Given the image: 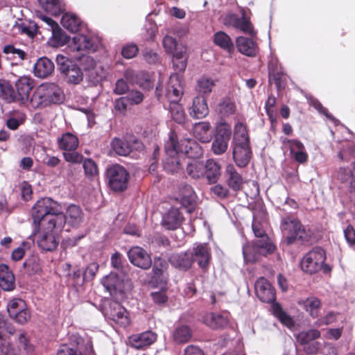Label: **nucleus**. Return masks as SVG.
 I'll return each mask as SVG.
<instances>
[{
    "label": "nucleus",
    "mask_w": 355,
    "mask_h": 355,
    "mask_svg": "<svg viewBox=\"0 0 355 355\" xmlns=\"http://www.w3.org/2000/svg\"><path fill=\"white\" fill-rule=\"evenodd\" d=\"M0 98L8 103L16 101V93L9 81L0 79Z\"/></svg>",
    "instance_id": "obj_43"
},
{
    "label": "nucleus",
    "mask_w": 355,
    "mask_h": 355,
    "mask_svg": "<svg viewBox=\"0 0 355 355\" xmlns=\"http://www.w3.org/2000/svg\"><path fill=\"white\" fill-rule=\"evenodd\" d=\"M61 230H46V232L38 234L37 243L40 248L43 251L52 252L55 250L59 244V240L57 237L58 232Z\"/></svg>",
    "instance_id": "obj_15"
},
{
    "label": "nucleus",
    "mask_w": 355,
    "mask_h": 355,
    "mask_svg": "<svg viewBox=\"0 0 355 355\" xmlns=\"http://www.w3.org/2000/svg\"><path fill=\"white\" fill-rule=\"evenodd\" d=\"M208 114L209 108L205 98L202 96L194 98L190 111L191 116L196 119H202Z\"/></svg>",
    "instance_id": "obj_32"
},
{
    "label": "nucleus",
    "mask_w": 355,
    "mask_h": 355,
    "mask_svg": "<svg viewBox=\"0 0 355 355\" xmlns=\"http://www.w3.org/2000/svg\"><path fill=\"white\" fill-rule=\"evenodd\" d=\"M183 94L182 86L176 73L170 76L166 89V96L171 103L178 102Z\"/></svg>",
    "instance_id": "obj_23"
},
{
    "label": "nucleus",
    "mask_w": 355,
    "mask_h": 355,
    "mask_svg": "<svg viewBox=\"0 0 355 355\" xmlns=\"http://www.w3.org/2000/svg\"><path fill=\"white\" fill-rule=\"evenodd\" d=\"M169 261L175 268L187 270L192 266L193 259L191 253L185 252L173 254L169 258Z\"/></svg>",
    "instance_id": "obj_29"
},
{
    "label": "nucleus",
    "mask_w": 355,
    "mask_h": 355,
    "mask_svg": "<svg viewBox=\"0 0 355 355\" xmlns=\"http://www.w3.org/2000/svg\"><path fill=\"white\" fill-rule=\"evenodd\" d=\"M52 31V37L51 41L53 42V46H62L65 45L68 41L69 37L67 35L62 31L61 28L58 24V26H55L51 29Z\"/></svg>",
    "instance_id": "obj_50"
},
{
    "label": "nucleus",
    "mask_w": 355,
    "mask_h": 355,
    "mask_svg": "<svg viewBox=\"0 0 355 355\" xmlns=\"http://www.w3.org/2000/svg\"><path fill=\"white\" fill-rule=\"evenodd\" d=\"M18 28L21 33L25 34L31 38H33L37 34L38 26L36 24L30 23L26 25L25 23H21L19 25Z\"/></svg>",
    "instance_id": "obj_60"
},
{
    "label": "nucleus",
    "mask_w": 355,
    "mask_h": 355,
    "mask_svg": "<svg viewBox=\"0 0 355 355\" xmlns=\"http://www.w3.org/2000/svg\"><path fill=\"white\" fill-rule=\"evenodd\" d=\"M193 262L198 263V266L204 270H207L211 259V249L207 243H200L193 248L191 253Z\"/></svg>",
    "instance_id": "obj_14"
},
{
    "label": "nucleus",
    "mask_w": 355,
    "mask_h": 355,
    "mask_svg": "<svg viewBox=\"0 0 355 355\" xmlns=\"http://www.w3.org/2000/svg\"><path fill=\"white\" fill-rule=\"evenodd\" d=\"M63 157L67 162H71L73 164H80L82 163L84 157L82 154L76 152V150L73 151H65L62 153Z\"/></svg>",
    "instance_id": "obj_61"
},
{
    "label": "nucleus",
    "mask_w": 355,
    "mask_h": 355,
    "mask_svg": "<svg viewBox=\"0 0 355 355\" xmlns=\"http://www.w3.org/2000/svg\"><path fill=\"white\" fill-rule=\"evenodd\" d=\"M111 146L112 150L120 156H127L132 150L129 141L116 137L112 139Z\"/></svg>",
    "instance_id": "obj_42"
},
{
    "label": "nucleus",
    "mask_w": 355,
    "mask_h": 355,
    "mask_svg": "<svg viewBox=\"0 0 355 355\" xmlns=\"http://www.w3.org/2000/svg\"><path fill=\"white\" fill-rule=\"evenodd\" d=\"M15 339L17 341V348L24 349L27 353L32 352L33 351V347L30 344L29 340L27 338V334L24 330L15 329V334L13 336Z\"/></svg>",
    "instance_id": "obj_48"
},
{
    "label": "nucleus",
    "mask_w": 355,
    "mask_h": 355,
    "mask_svg": "<svg viewBox=\"0 0 355 355\" xmlns=\"http://www.w3.org/2000/svg\"><path fill=\"white\" fill-rule=\"evenodd\" d=\"M55 66L53 61L46 57L39 58L34 66V74L35 76L44 78L53 73Z\"/></svg>",
    "instance_id": "obj_27"
},
{
    "label": "nucleus",
    "mask_w": 355,
    "mask_h": 355,
    "mask_svg": "<svg viewBox=\"0 0 355 355\" xmlns=\"http://www.w3.org/2000/svg\"><path fill=\"white\" fill-rule=\"evenodd\" d=\"M298 304L308 312L313 318H317L319 316L322 303L318 297L314 296L309 297L305 300L299 301Z\"/></svg>",
    "instance_id": "obj_35"
},
{
    "label": "nucleus",
    "mask_w": 355,
    "mask_h": 355,
    "mask_svg": "<svg viewBox=\"0 0 355 355\" xmlns=\"http://www.w3.org/2000/svg\"><path fill=\"white\" fill-rule=\"evenodd\" d=\"M214 42L216 45L227 51L228 53H232L234 50V43L230 37L225 32L219 31L214 34Z\"/></svg>",
    "instance_id": "obj_41"
},
{
    "label": "nucleus",
    "mask_w": 355,
    "mask_h": 355,
    "mask_svg": "<svg viewBox=\"0 0 355 355\" xmlns=\"http://www.w3.org/2000/svg\"><path fill=\"white\" fill-rule=\"evenodd\" d=\"M111 265L114 268L116 269L122 274H126V268L123 266L122 255L119 252H116L112 255Z\"/></svg>",
    "instance_id": "obj_57"
},
{
    "label": "nucleus",
    "mask_w": 355,
    "mask_h": 355,
    "mask_svg": "<svg viewBox=\"0 0 355 355\" xmlns=\"http://www.w3.org/2000/svg\"><path fill=\"white\" fill-rule=\"evenodd\" d=\"M280 227L284 235L282 243L287 246L296 242L301 245H309L314 240L313 230L304 225L297 218L292 216L283 218Z\"/></svg>",
    "instance_id": "obj_2"
},
{
    "label": "nucleus",
    "mask_w": 355,
    "mask_h": 355,
    "mask_svg": "<svg viewBox=\"0 0 355 355\" xmlns=\"http://www.w3.org/2000/svg\"><path fill=\"white\" fill-rule=\"evenodd\" d=\"M187 172L193 179L200 178L205 173V166L200 162L188 164Z\"/></svg>",
    "instance_id": "obj_53"
},
{
    "label": "nucleus",
    "mask_w": 355,
    "mask_h": 355,
    "mask_svg": "<svg viewBox=\"0 0 355 355\" xmlns=\"http://www.w3.org/2000/svg\"><path fill=\"white\" fill-rule=\"evenodd\" d=\"M203 323L213 329H221L228 324L227 318L220 314L208 313L202 318Z\"/></svg>",
    "instance_id": "obj_37"
},
{
    "label": "nucleus",
    "mask_w": 355,
    "mask_h": 355,
    "mask_svg": "<svg viewBox=\"0 0 355 355\" xmlns=\"http://www.w3.org/2000/svg\"><path fill=\"white\" fill-rule=\"evenodd\" d=\"M19 189L21 191V198L24 200L28 201L30 199L32 198V196H33L32 186L27 181H23L19 184Z\"/></svg>",
    "instance_id": "obj_63"
},
{
    "label": "nucleus",
    "mask_w": 355,
    "mask_h": 355,
    "mask_svg": "<svg viewBox=\"0 0 355 355\" xmlns=\"http://www.w3.org/2000/svg\"><path fill=\"white\" fill-rule=\"evenodd\" d=\"M326 252L319 246H315L306 253L300 262L302 270L309 274H315L322 270L328 274L332 270L331 266L325 263Z\"/></svg>",
    "instance_id": "obj_4"
},
{
    "label": "nucleus",
    "mask_w": 355,
    "mask_h": 355,
    "mask_svg": "<svg viewBox=\"0 0 355 355\" xmlns=\"http://www.w3.org/2000/svg\"><path fill=\"white\" fill-rule=\"evenodd\" d=\"M252 155L250 144H234L233 159L239 167L246 166L250 161Z\"/></svg>",
    "instance_id": "obj_16"
},
{
    "label": "nucleus",
    "mask_w": 355,
    "mask_h": 355,
    "mask_svg": "<svg viewBox=\"0 0 355 355\" xmlns=\"http://www.w3.org/2000/svg\"><path fill=\"white\" fill-rule=\"evenodd\" d=\"M110 188L116 192H122L128 188L130 174L128 171L119 164L110 166L106 171Z\"/></svg>",
    "instance_id": "obj_7"
},
{
    "label": "nucleus",
    "mask_w": 355,
    "mask_h": 355,
    "mask_svg": "<svg viewBox=\"0 0 355 355\" xmlns=\"http://www.w3.org/2000/svg\"><path fill=\"white\" fill-rule=\"evenodd\" d=\"M32 217L37 229L40 223L44 229L51 230H62L64 225L60 206L51 198H42L37 201L32 209Z\"/></svg>",
    "instance_id": "obj_1"
},
{
    "label": "nucleus",
    "mask_w": 355,
    "mask_h": 355,
    "mask_svg": "<svg viewBox=\"0 0 355 355\" xmlns=\"http://www.w3.org/2000/svg\"><path fill=\"white\" fill-rule=\"evenodd\" d=\"M130 105L128 100L124 96L120 97L114 101V107L116 112L125 115Z\"/></svg>",
    "instance_id": "obj_62"
},
{
    "label": "nucleus",
    "mask_w": 355,
    "mask_h": 355,
    "mask_svg": "<svg viewBox=\"0 0 355 355\" xmlns=\"http://www.w3.org/2000/svg\"><path fill=\"white\" fill-rule=\"evenodd\" d=\"M6 334L14 336L15 328L3 315H0V342H5L7 339H10V336L7 337Z\"/></svg>",
    "instance_id": "obj_47"
},
{
    "label": "nucleus",
    "mask_w": 355,
    "mask_h": 355,
    "mask_svg": "<svg viewBox=\"0 0 355 355\" xmlns=\"http://www.w3.org/2000/svg\"><path fill=\"white\" fill-rule=\"evenodd\" d=\"M254 38H248L243 36L238 37L236 40V45L238 51L243 55L254 57L258 52L257 44Z\"/></svg>",
    "instance_id": "obj_25"
},
{
    "label": "nucleus",
    "mask_w": 355,
    "mask_h": 355,
    "mask_svg": "<svg viewBox=\"0 0 355 355\" xmlns=\"http://www.w3.org/2000/svg\"><path fill=\"white\" fill-rule=\"evenodd\" d=\"M0 287L8 291L15 288L14 275L6 264L0 265Z\"/></svg>",
    "instance_id": "obj_36"
},
{
    "label": "nucleus",
    "mask_w": 355,
    "mask_h": 355,
    "mask_svg": "<svg viewBox=\"0 0 355 355\" xmlns=\"http://www.w3.org/2000/svg\"><path fill=\"white\" fill-rule=\"evenodd\" d=\"M255 294L263 302L276 303V291L265 277H259L254 284Z\"/></svg>",
    "instance_id": "obj_11"
},
{
    "label": "nucleus",
    "mask_w": 355,
    "mask_h": 355,
    "mask_svg": "<svg viewBox=\"0 0 355 355\" xmlns=\"http://www.w3.org/2000/svg\"><path fill=\"white\" fill-rule=\"evenodd\" d=\"M61 23L70 32L76 33L80 30L82 21L74 14L64 13L62 15Z\"/></svg>",
    "instance_id": "obj_40"
},
{
    "label": "nucleus",
    "mask_w": 355,
    "mask_h": 355,
    "mask_svg": "<svg viewBox=\"0 0 355 355\" xmlns=\"http://www.w3.org/2000/svg\"><path fill=\"white\" fill-rule=\"evenodd\" d=\"M128 257L132 264L141 269H149L152 265L150 254L141 247H132L128 252Z\"/></svg>",
    "instance_id": "obj_12"
},
{
    "label": "nucleus",
    "mask_w": 355,
    "mask_h": 355,
    "mask_svg": "<svg viewBox=\"0 0 355 355\" xmlns=\"http://www.w3.org/2000/svg\"><path fill=\"white\" fill-rule=\"evenodd\" d=\"M268 82L274 84L278 92L284 90L287 86L288 76L279 62L271 60L268 66Z\"/></svg>",
    "instance_id": "obj_9"
},
{
    "label": "nucleus",
    "mask_w": 355,
    "mask_h": 355,
    "mask_svg": "<svg viewBox=\"0 0 355 355\" xmlns=\"http://www.w3.org/2000/svg\"><path fill=\"white\" fill-rule=\"evenodd\" d=\"M192 331L187 325L178 327L173 332V339L178 343H185L190 340Z\"/></svg>",
    "instance_id": "obj_46"
},
{
    "label": "nucleus",
    "mask_w": 355,
    "mask_h": 355,
    "mask_svg": "<svg viewBox=\"0 0 355 355\" xmlns=\"http://www.w3.org/2000/svg\"><path fill=\"white\" fill-rule=\"evenodd\" d=\"M106 315L110 320L123 327H126L130 323L128 312L116 302L110 304L109 309L106 311Z\"/></svg>",
    "instance_id": "obj_13"
},
{
    "label": "nucleus",
    "mask_w": 355,
    "mask_h": 355,
    "mask_svg": "<svg viewBox=\"0 0 355 355\" xmlns=\"http://www.w3.org/2000/svg\"><path fill=\"white\" fill-rule=\"evenodd\" d=\"M139 53V48L136 44L130 43L125 44L121 50V55L126 59L135 58Z\"/></svg>",
    "instance_id": "obj_58"
},
{
    "label": "nucleus",
    "mask_w": 355,
    "mask_h": 355,
    "mask_svg": "<svg viewBox=\"0 0 355 355\" xmlns=\"http://www.w3.org/2000/svg\"><path fill=\"white\" fill-rule=\"evenodd\" d=\"M7 310L11 318L20 324H26L31 319V312L24 300L15 298L8 304Z\"/></svg>",
    "instance_id": "obj_10"
},
{
    "label": "nucleus",
    "mask_w": 355,
    "mask_h": 355,
    "mask_svg": "<svg viewBox=\"0 0 355 355\" xmlns=\"http://www.w3.org/2000/svg\"><path fill=\"white\" fill-rule=\"evenodd\" d=\"M170 112L172 119L178 123H183L185 121V113L182 107L176 103H170Z\"/></svg>",
    "instance_id": "obj_52"
},
{
    "label": "nucleus",
    "mask_w": 355,
    "mask_h": 355,
    "mask_svg": "<svg viewBox=\"0 0 355 355\" xmlns=\"http://www.w3.org/2000/svg\"><path fill=\"white\" fill-rule=\"evenodd\" d=\"M227 176L226 182L230 188L234 191H239L242 189L243 184V177L237 172L233 164H228L225 169Z\"/></svg>",
    "instance_id": "obj_28"
},
{
    "label": "nucleus",
    "mask_w": 355,
    "mask_h": 355,
    "mask_svg": "<svg viewBox=\"0 0 355 355\" xmlns=\"http://www.w3.org/2000/svg\"><path fill=\"white\" fill-rule=\"evenodd\" d=\"M64 100V94L54 83H43L38 86L31 97L33 107L40 109L52 104H60Z\"/></svg>",
    "instance_id": "obj_3"
},
{
    "label": "nucleus",
    "mask_w": 355,
    "mask_h": 355,
    "mask_svg": "<svg viewBox=\"0 0 355 355\" xmlns=\"http://www.w3.org/2000/svg\"><path fill=\"white\" fill-rule=\"evenodd\" d=\"M233 143L250 144L246 126L243 123H238L234 127Z\"/></svg>",
    "instance_id": "obj_45"
},
{
    "label": "nucleus",
    "mask_w": 355,
    "mask_h": 355,
    "mask_svg": "<svg viewBox=\"0 0 355 355\" xmlns=\"http://www.w3.org/2000/svg\"><path fill=\"white\" fill-rule=\"evenodd\" d=\"M228 141L220 137H215L212 145L211 150L216 155L223 154L227 149Z\"/></svg>",
    "instance_id": "obj_55"
},
{
    "label": "nucleus",
    "mask_w": 355,
    "mask_h": 355,
    "mask_svg": "<svg viewBox=\"0 0 355 355\" xmlns=\"http://www.w3.org/2000/svg\"><path fill=\"white\" fill-rule=\"evenodd\" d=\"M78 145V138L71 132H65L58 139V148L64 152L76 150Z\"/></svg>",
    "instance_id": "obj_34"
},
{
    "label": "nucleus",
    "mask_w": 355,
    "mask_h": 355,
    "mask_svg": "<svg viewBox=\"0 0 355 355\" xmlns=\"http://www.w3.org/2000/svg\"><path fill=\"white\" fill-rule=\"evenodd\" d=\"M19 350L13 347L11 340L0 342V355H20Z\"/></svg>",
    "instance_id": "obj_56"
},
{
    "label": "nucleus",
    "mask_w": 355,
    "mask_h": 355,
    "mask_svg": "<svg viewBox=\"0 0 355 355\" xmlns=\"http://www.w3.org/2000/svg\"><path fill=\"white\" fill-rule=\"evenodd\" d=\"M217 110L222 116L227 117L235 113L236 105L232 99L229 97H225L218 103Z\"/></svg>",
    "instance_id": "obj_44"
},
{
    "label": "nucleus",
    "mask_w": 355,
    "mask_h": 355,
    "mask_svg": "<svg viewBox=\"0 0 355 355\" xmlns=\"http://www.w3.org/2000/svg\"><path fill=\"white\" fill-rule=\"evenodd\" d=\"M272 311L274 316L276 317L282 324L288 328L294 327L295 322L293 318L283 310L279 303H273L272 304Z\"/></svg>",
    "instance_id": "obj_39"
},
{
    "label": "nucleus",
    "mask_w": 355,
    "mask_h": 355,
    "mask_svg": "<svg viewBox=\"0 0 355 355\" xmlns=\"http://www.w3.org/2000/svg\"><path fill=\"white\" fill-rule=\"evenodd\" d=\"M321 336L320 331L318 329H309L302 331L297 336V340L300 345L309 344V343L315 342Z\"/></svg>",
    "instance_id": "obj_49"
},
{
    "label": "nucleus",
    "mask_w": 355,
    "mask_h": 355,
    "mask_svg": "<svg viewBox=\"0 0 355 355\" xmlns=\"http://www.w3.org/2000/svg\"><path fill=\"white\" fill-rule=\"evenodd\" d=\"M83 167L85 176L89 180H94L98 175V168L96 162L90 158L84 159Z\"/></svg>",
    "instance_id": "obj_51"
},
{
    "label": "nucleus",
    "mask_w": 355,
    "mask_h": 355,
    "mask_svg": "<svg viewBox=\"0 0 355 355\" xmlns=\"http://www.w3.org/2000/svg\"><path fill=\"white\" fill-rule=\"evenodd\" d=\"M230 24L236 29L248 34L251 37L256 38L257 32L254 31L253 25L250 19L243 13L241 17H239L236 15L230 17Z\"/></svg>",
    "instance_id": "obj_22"
},
{
    "label": "nucleus",
    "mask_w": 355,
    "mask_h": 355,
    "mask_svg": "<svg viewBox=\"0 0 355 355\" xmlns=\"http://www.w3.org/2000/svg\"><path fill=\"white\" fill-rule=\"evenodd\" d=\"M214 86V83L210 78L203 77L198 80L197 89L200 93L204 94H209Z\"/></svg>",
    "instance_id": "obj_54"
},
{
    "label": "nucleus",
    "mask_w": 355,
    "mask_h": 355,
    "mask_svg": "<svg viewBox=\"0 0 355 355\" xmlns=\"http://www.w3.org/2000/svg\"><path fill=\"white\" fill-rule=\"evenodd\" d=\"M151 266H153V280H155L157 284H166L168 279V263L167 261L159 257H155Z\"/></svg>",
    "instance_id": "obj_18"
},
{
    "label": "nucleus",
    "mask_w": 355,
    "mask_h": 355,
    "mask_svg": "<svg viewBox=\"0 0 355 355\" xmlns=\"http://www.w3.org/2000/svg\"><path fill=\"white\" fill-rule=\"evenodd\" d=\"M178 139L174 131L170 132L168 140L165 144L166 157L163 160L164 170L171 174L182 171V163L180 153L177 151Z\"/></svg>",
    "instance_id": "obj_5"
},
{
    "label": "nucleus",
    "mask_w": 355,
    "mask_h": 355,
    "mask_svg": "<svg viewBox=\"0 0 355 355\" xmlns=\"http://www.w3.org/2000/svg\"><path fill=\"white\" fill-rule=\"evenodd\" d=\"M157 339V334L152 331L133 334L129 337L130 345L137 349H141L153 344Z\"/></svg>",
    "instance_id": "obj_20"
},
{
    "label": "nucleus",
    "mask_w": 355,
    "mask_h": 355,
    "mask_svg": "<svg viewBox=\"0 0 355 355\" xmlns=\"http://www.w3.org/2000/svg\"><path fill=\"white\" fill-rule=\"evenodd\" d=\"M184 219L180 209L172 207L164 214L162 225L168 230H175L180 227Z\"/></svg>",
    "instance_id": "obj_17"
},
{
    "label": "nucleus",
    "mask_w": 355,
    "mask_h": 355,
    "mask_svg": "<svg viewBox=\"0 0 355 355\" xmlns=\"http://www.w3.org/2000/svg\"><path fill=\"white\" fill-rule=\"evenodd\" d=\"M38 2L45 12L53 16H58L65 10L62 0H38Z\"/></svg>",
    "instance_id": "obj_33"
},
{
    "label": "nucleus",
    "mask_w": 355,
    "mask_h": 355,
    "mask_svg": "<svg viewBox=\"0 0 355 355\" xmlns=\"http://www.w3.org/2000/svg\"><path fill=\"white\" fill-rule=\"evenodd\" d=\"M131 105H139L144 101V94L138 90H131L125 96Z\"/></svg>",
    "instance_id": "obj_59"
},
{
    "label": "nucleus",
    "mask_w": 355,
    "mask_h": 355,
    "mask_svg": "<svg viewBox=\"0 0 355 355\" xmlns=\"http://www.w3.org/2000/svg\"><path fill=\"white\" fill-rule=\"evenodd\" d=\"M194 137L202 143H208L212 138L211 125L207 121L196 123L193 128Z\"/></svg>",
    "instance_id": "obj_30"
},
{
    "label": "nucleus",
    "mask_w": 355,
    "mask_h": 355,
    "mask_svg": "<svg viewBox=\"0 0 355 355\" xmlns=\"http://www.w3.org/2000/svg\"><path fill=\"white\" fill-rule=\"evenodd\" d=\"M220 166L214 159H208L205 166V173L210 184L216 183L220 176Z\"/></svg>",
    "instance_id": "obj_38"
},
{
    "label": "nucleus",
    "mask_w": 355,
    "mask_h": 355,
    "mask_svg": "<svg viewBox=\"0 0 355 355\" xmlns=\"http://www.w3.org/2000/svg\"><path fill=\"white\" fill-rule=\"evenodd\" d=\"M252 227L255 236L260 238V240L252 242V248L253 251L264 255L273 253L276 247L274 244L269 242V238L262 226L259 223L253 222Z\"/></svg>",
    "instance_id": "obj_8"
},
{
    "label": "nucleus",
    "mask_w": 355,
    "mask_h": 355,
    "mask_svg": "<svg viewBox=\"0 0 355 355\" xmlns=\"http://www.w3.org/2000/svg\"><path fill=\"white\" fill-rule=\"evenodd\" d=\"M73 51H96V46L92 39L84 35H77L73 37L70 46Z\"/></svg>",
    "instance_id": "obj_26"
},
{
    "label": "nucleus",
    "mask_w": 355,
    "mask_h": 355,
    "mask_svg": "<svg viewBox=\"0 0 355 355\" xmlns=\"http://www.w3.org/2000/svg\"><path fill=\"white\" fill-rule=\"evenodd\" d=\"M15 86L16 101L25 103L28 100L30 92L34 87V80L30 77L22 76L16 82Z\"/></svg>",
    "instance_id": "obj_19"
},
{
    "label": "nucleus",
    "mask_w": 355,
    "mask_h": 355,
    "mask_svg": "<svg viewBox=\"0 0 355 355\" xmlns=\"http://www.w3.org/2000/svg\"><path fill=\"white\" fill-rule=\"evenodd\" d=\"M177 151L180 154H184L190 158L198 157L202 154V148L199 144L192 139H184L178 141L177 144Z\"/></svg>",
    "instance_id": "obj_21"
},
{
    "label": "nucleus",
    "mask_w": 355,
    "mask_h": 355,
    "mask_svg": "<svg viewBox=\"0 0 355 355\" xmlns=\"http://www.w3.org/2000/svg\"><path fill=\"white\" fill-rule=\"evenodd\" d=\"M102 284L111 295L123 292V280L115 272H110L104 277Z\"/></svg>",
    "instance_id": "obj_24"
},
{
    "label": "nucleus",
    "mask_w": 355,
    "mask_h": 355,
    "mask_svg": "<svg viewBox=\"0 0 355 355\" xmlns=\"http://www.w3.org/2000/svg\"><path fill=\"white\" fill-rule=\"evenodd\" d=\"M64 224L67 222L72 227H78L82 222L83 213L81 208L76 205H70L64 214Z\"/></svg>",
    "instance_id": "obj_31"
},
{
    "label": "nucleus",
    "mask_w": 355,
    "mask_h": 355,
    "mask_svg": "<svg viewBox=\"0 0 355 355\" xmlns=\"http://www.w3.org/2000/svg\"><path fill=\"white\" fill-rule=\"evenodd\" d=\"M56 355H83L78 350L76 347H71L68 345H62L58 350Z\"/></svg>",
    "instance_id": "obj_64"
},
{
    "label": "nucleus",
    "mask_w": 355,
    "mask_h": 355,
    "mask_svg": "<svg viewBox=\"0 0 355 355\" xmlns=\"http://www.w3.org/2000/svg\"><path fill=\"white\" fill-rule=\"evenodd\" d=\"M56 62L60 73L68 84L76 85L83 81V72L74 61L59 54L56 57Z\"/></svg>",
    "instance_id": "obj_6"
}]
</instances>
